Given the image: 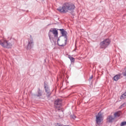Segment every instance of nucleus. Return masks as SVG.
Here are the masks:
<instances>
[{
	"label": "nucleus",
	"mask_w": 126,
	"mask_h": 126,
	"mask_svg": "<svg viewBox=\"0 0 126 126\" xmlns=\"http://www.w3.org/2000/svg\"><path fill=\"white\" fill-rule=\"evenodd\" d=\"M93 78V76L92 75L91 77H90V80H91V79H92Z\"/></svg>",
	"instance_id": "nucleus-19"
},
{
	"label": "nucleus",
	"mask_w": 126,
	"mask_h": 126,
	"mask_svg": "<svg viewBox=\"0 0 126 126\" xmlns=\"http://www.w3.org/2000/svg\"><path fill=\"white\" fill-rule=\"evenodd\" d=\"M34 46V41L32 38V36L30 35V39L28 41V44L27 45V48L29 50H31L32 48Z\"/></svg>",
	"instance_id": "nucleus-7"
},
{
	"label": "nucleus",
	"mask_w": 126,
	"mask_h": 126,
	"mask_svg": "<svg viewBox=\"0 0 126 126\" xmlns=\"http://www.w3.org/2000/svg\"><path fill=\"white\" fill-rule=\"evenodd\" d=\"M0 45L3 48L7 49H10L12 47V44L6 40H0Z\"/></svg>",
	"instance_id": "nucleus-3"
},
{
	"label": "nucleus",
	"mask_w": 126,
	"mask_h": 126,
	"mask_svg": "<svg viewBox=\"0 0 126 126\" xmlns=\"http://www.w3.org/2000/svg\"><path fill=\"white\" fill-rule=\"evenodd\" d=\"M49 31L52 33V34L55 35V37H57L58 38V35H59V33L58 32V30H57V29L56 28H51Z\"/></svg>",
	"instance_id": "nucleus-10"
},
{
	"label": "nucleus",
	"mask_w": 126,
	"mask_h": 126,
	"mask_svg": "<svg viewBox=\"0 0 126 126\" xmlns=\"http://www.w3.org/2000/svg\"><path fill=\"white\" fill-rule=\"evenodd\" d=\"M44 89L45 90V92L46 93V95L48 97L51 96V92H50V89L48 87V85L46 83V82L44 83Z\"/></svg>",
	"instance_id": "nucleus-8"
},
{
	"label": "nucleus",
	"mask_w": 126,
	"mask_h": 126,
	"mask_svg": "<svg viewBox=\"0 0 126 126\" xmlns=\"http://www.w3.org/2000/svg\"><path fill=\"white\" fill-rule=\"evenodd\" d=\"M68 58L69 59L71 63H74L75 59L74 58L71 57V55H68Z\"/></svg>",
	"instance_id": "nucleus-14"
},
{
	"label": "nucleus",
	"mask_w": 126,
	"mask_h": 126,
	"mask_svg": "<svg viewBox=\"0 0 126 126\" xmlns=\"http://www.w3.org/2000/svg\"><path fill=\"white\" fill-rule=\"evenodd\" d=\"M60 31H61V33L63 37H64V42L65 45H66V43H67V32L65 31L64 29H60Z\"/></svg>",
	"instance_id": "nucleus-5"
},
{
	"label": "nucleus",
	"mask_w": 126,
	"mask_h": 126,
	"mask_svg": "<svg viewBox=\"0 0 126 126\" xmlns=\"http://www.w3.org/2000/svg\"><path fill=\"white\" fill-rule=\"evenodd\" d=\"M121 76H122V74H118L114 77L113 79L115 81H118L121 78Z\"/></svg>",
	"instance_id": "nucleus-12"
},
{
	"label": "nucleus",
	"mask_w": 126,
	"mask_h": 126,
	"mask_svg": "<svg viewBox=\"0 0 126 126\" xmlns=\"http://www.w3.org/2000/svg\"><path fill=\"white\" fill-rule=\"evenodd\" d=\"M108 123H110V124H112L114 121H115V117H113L112 115H109L107 117L106 119Z\"/></svg>",
	"instance_id": "nucleus-11"
},
{
	"label": "nucleus",
	"mask_w": 126,
	"mask_h": 126,
	"mask_svg": "<svg viewBox=\"0 0 126 126\" xmlns=\"http://www.w3.org/2000/svg\"><path fill=\"white\" fill-rule=\"evenodd\" d=\"M70 118L71 119H73V120H75V119L76 118V116H75V115H72L70 116Z\"/></svg>",
	"instance_id": "nucleus-18"
},
{
	"label": "nucleus",
	"mask_w": 126,
	"mask_h": 126,
	"mask_svg": "<svg viewBox=\"0 0 126 126\" xmlns=\"http://www.w3.org/2000/svg\"><path fill=\"white\" fill-rule=\"evenodd\" d=\"M123 106H124V105H121V107H123Z\"/></svg>",
	"instance_id": "nucleus-20"
},
{
	"label": "nucleus",
	"mask_w": 126,
	"mask_h": 126,
	"mask_svg": "<svg viewBox=\"0 0 126 126\" xmlns=\"http://www.w3.org/2000/svg\"><path fill=\"white\" fill-rule=\"evenodd\" d=\"M75 9L74 4L68 2L64 3L62 7H59L57 10L62 13H66L68 11H73Z\"/></svg>",
	"instance_id": "nucleus-1"
},
{
	"label": "nucleus",
	"mask_w": 126,
	"mask_h": 126,
	"mask_svg": "<svg viewBox=\"0 0 126 126\" xmlns=\"http://www.w3.org/2000/svg\"><path fill=\"white\" fill-rule=\"evenodd\" d=\"M103 121V117L102 116V113L99 112L98 114L96 116V123L97 125H100Z\"/></svg>",
	"instance_id": "nucleus-4"
},
{
	"label": "nucleus",
	"mask_w": 126,
	"mask_h": 126,
	"mask_svg": "<svg viewBox=\"0 0 126 126\" xmlns=\"http://www.w3.org/2000/svg\"><path fill=\"white\" fill-rule=\"evenodd\" d=\"M126 121H124L120 124V126H126Z\"/></svg>",
	"instance_id": "nucleus-17"
},
{
	"label": "nucleus",
	"mask_w": 126,
	"mask_h": 126,
	"mask_svg": "<svg viewBox=\"0 0 126 126\" xmlns=\"http://www.w3.org/2000/svg\"><path fill=\"white\" fill-rule=\"evenodd\" d=\"M42 95V90H40V88L38 89L37 94H36L37 97H41Z\"/></svg>",
	"instance_id": "nucleus-13"
},
{
	"label": "nucleus",
	"mask_w": 126,
	"mask_h": 126,
	"mask_svg": "<svg viewBox=\"0 0 126 126\" xmlns=\"http://www.w3.org/2000/svg\"><path fill=\"white\" fill-rule=\"evenodd\" d=\"M48 36H49L50 42H51L52 43L54 42V40L55 38H58L57 37L55 36V35L53 34V33H52L50 31L49 32V33H48Z\"/></svg>",
	"instance_id": "nucleus-9"
},
{
	"label": "nucleus",
	"mask_w": 126,
	"mask_h": 126,
	"mask_svg": "<svg viewBox=\"0 0 126 126\" xmlns=\"http://www.w3.org/2000/svg\"><path fill=\"white\" fill-rule=\"evenodd\" d=\"M59 41H60L59 38L58 39V40H57V44H58V46H60V47H64V46H65V42H64V44H62L60 45V43H59Z\"/></svg>",
	"instance_id": "nucleus-16"
},
{
	"label": "nucleus",
	"mask_w": 126,
	"mask_h": 126,
	"mask_svg": "<svg viewBox=\"0 0 126 126\" xmlns=\"http://www.w3.org/2000/svg\"><path fill=\"white\" fill-rule=\"evenodd\" d=\"M110 44H111V40L109 38L105 39L100 43V49H106V48H108Z\"/></svg>",
	"instance_id": "nucleus-2"
},
{
	"label": "nucleus",
	"mask_w": 126,
	"mask_h": 126,
	"mask_svg": "<svg viewBox=\"0 0 126 126\" xmlns=\"http://www.w3.org/2000/svg\"><path fill=\"white\" fill-rule=\"evenodd\" d=\"M63 106V100L62 99H57L54 102V106L55 108H61Z\"/></svg>",
	"instance_id": "nucleus-6"
},
{
	"label": "nucleus",
	"mask_w": 126,
	"mask_h": 126,
	"mask_svg": "<svg viewBox=\"0 0 126 126\" xmlns=\"http://www.w3.org/2000/svg\"><path fill=\"white\" fill-rule=\"evenodd\" d=\"M114 118H119L121 116V114L119 113V112H115L114 114Z\"/></svg>",
	"instance_id": "nucleus-15"
}]
</instances>
